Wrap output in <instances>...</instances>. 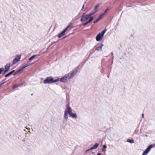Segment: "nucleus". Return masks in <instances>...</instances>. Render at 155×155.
<instances>
[{
    "mask_svg": "<svg viewBox=\"0 0 155 155\" xmlns=\"http://www.w3.org/2000/svg\"><path fill=\"white\" fill-rule=\"evenodd\" d=\"M3 71V73L2 74H4L6 72H7L8 71H6V70L5 69V70H4Z\"/></svg>",
    "mask_w": 155,
    "mask_h": 155,
    "instance_id": "2f4dec72",
    "label": "nucleus"
},
{
    "mask_svg": "<svg viewBox=\"0 0 155 155\" xmlns=\"http://www.w3.org/2000/svg\"><path fill=\"white\" fill-rule=\"evenodd\" d=\"M72 24L71 23L64 30H65V32L67 31V30L68 29V28L70 26L72 25Z\"/></svg>",
    "mask_w": 155,
    "mask_h": 155,
    "instance_id": "412c9836",
    "label": "nucleus"
},
{
    "mask_svg": "<svg viewBox=\"0 0 155 155\" xmlns=\"http://www.w3.org/2000/svg\"><path fill=\"white\" fill-rule=\"evenodd\" d=\"M100 19H99V18H97V19L95 21H94V23H96V22H98V21H99Z\"/></svg>",
    "mask_w": 155,
    "mask_h": 155,
    "instance_id": "393cba45",
    "label": "nucleus"
},
{
    "mask_svg": "<svg viewBox=\"0 0 155 155\" xmlns=\"http://www.w3.org/2000/svg\"><path fill=\"white\" fill-rule=\"evenodd\" d=\"M93 150L92 149H91V147L89 149H88L87 150H86V152H87V151H89V150Z\"/></svg>",
    "mask_w": 155,
    "mask_h": 155,
    "instance_id": "c756f323",
    "label": "nucleus"
},
{
    "mask_svg": "<svg viewBox=\"0 0 155 155\" xmlns=\"http://www.w3.org/2000/svg\"><path fill=\"white\" fill-rule=\"evenodd\" d=\"M67 109L68 110V114L70 116L73 118H76L77 117V115L76 114L73 113L71 107L68 105L67 107Z\"/></svg>",
    "mask_w": 155,
    "mask_h": 155,
    "instance_id": "7ed1b4c3",
    "label": "nucleus"
},
{
    "mask_svg": "<svg viewBox=\"0 0 155 155\" xmlns=\"http://www.w3.org/2000/svg\"><path fill=\"white\" fill-rule=\"evenodd\" d=\"M148 153L146 152V151L145 150L143 152L142 155H146Z\"/></svg>",
    "mask_w": 155,
    "mask_h": 155,
    "instance_id": "cd10ccee",
    "label": "nucleus"
},
{
    "mask_svg": "<svg viewBox=\"0 0 155 155\" xmlns=\"http://www.w3.org/2000/svg\"><path fill=\"white\" fill-rule=\"evenodd\" d=\"M103 45L102 44H101V46L96 47L95 48V49L97 51H102V47Z\"/></svg>",
    "mask_w": 155,
    "mask_h": 155,
    "instance_id": "1a4fd4ad",
    "label": "nucleus"
},
{
    "mask_svg": "<svg viewBox=\"0 0 155 155\" xmlns=\"http://www.w3.org/2000/svg\"><path fill=\"white\" fill-rule=\"evenodd\" d=\"M97 12V10H95L94 12H91L90 14H88L87 15L89 17L90 16H91V15H93L95 13Z\"/></svg>",
    "mask_w": 155,
    "mask_h": 155,
    "instance_id": "a211bd4d",
    "label": "nucleus"
},
{
    "mask_svg": "<svg viewBox=\"0 0 155 155\" xmlns=\"http://www.w3.org/2000/svg\"><path fill=\"white\" fill-rule=\"evenodd\" d=\"M153 147V145H150L145 150L146 152L148 153L150 151L151 148Z\"/></svg>",
    "mask_w": 155,
    "mask_h": 155,
    "instance_id": "9d476101",
    "label": "nucleus"
},
{
    "mask_svg": "<svg viewBox=\"0 0 155 155\" xmlns=\"http://www.w3.org/2000/svg\"><path fill=\"white\" fill-rule=\"evenodd\" d=\"M111 54L113 55V53H111Z\"/></svg>",
    "mask_w": 155,
    "mask_h": 155,
    "instance_id": "58836bf2",
    "label": "nucleus"
},
{
    "mask_svg": "<svg viewBox=\"0 0 155 155\" xmlns=\"http://www.w3.org/2000/svg\"><path fill=\"white\" fill-rule=\"evenodd\" d=\"M103 36L101 35L100 33H99L96 36V40L99 41L102 39V38Z\"/></svg>",
    "mask_w": 155,
    "mask_h": 155,
    "instance_id": "423d86ee",
    "label": "nucleus"
},
{
    "mask_svg": "<svg viewBox=\"0 0 155 155\" xmlns=\"http://www.w3.org/2000/svg\"><path fill=\"white\" fill-rule=\"evenodd\" d=\"M14 64H13V63L11 64L10 63H9V64H8V66H9V67L10 68V67L13 66Z\"/></svg>",
    "mask_w": 155,
    "mask_h": 155,
    "instance_id": "c85d7f7f",
    "label": "nucleus"
},
{
    "mask_svg": "<svg viewBox=\"0 0 155 155\" xmlns=\"http://www.w3.org/2000/svg\"><path fill=\"white\" fill-rule=\"evenodd\" d=\"M35 56H36V55H34L32 56L31 57H30L29 58V61H31L35 58Z\"/></svg>",
    "mask_w": 155,
    "mask_h": 155,
    "instance_id": "6ab92c4d",
    "label": "nucleus"
},
{
    "mask_svg": "<svg viewBox=\"0 0 155 155\" xmlns=\"http://www.w3.org/2000/svg\"><path fill=\"white\" fill-rule=\"evenodd\" d=\"M97 155H101V154L100 153H97Z\"/></svg>",
    "mask_w": 155,
    "mask_h": 155,
    "instance_id": "e433bc0d",
    "label": "nucleus"
},
{
    "mask_svg": "<svg viewBox=\"0 0 155 155\" xmlns=\"http://www.w3.org/2000/svg\"><path fill=\"white\" fill-rule=\"evenodd\" d=\"M15 71V70H13L12 71L10 72H9V73H8V74H7L5 75V77H7L9 76L10 75H11L12 74H13L14 72Z\"/></svg>",
    "mask_w": 155,
    "mask_h": 155,
    "instance_id": "f8f14e48",
    "label": "nucleus"
},
{
    "mask_svg": "<svg viewBox=\"0 0 155 155\" xmlns=\"http://www.w3.org/2000/svg\"><path fill=\"white\" fill-rule=\"evenodd\" d=\"M145 136H146V137H147V135H145Z\"/></svg>",
    "mask_w": 155,
    "mask_h": 155,
    "instance_id": "ea45409f",
    "label": "nucleus"
},
{
    "mask_svg": "<svg viewBox=\"0 0 155 155\" xmlns=\"http://www.w3.org/2000/svg\"><path fill=\"white\" fill-rule=\"evenodd\" d=\"M65 30H64L61 33L58 35V38H59L64 35L65 34Z\"/></svg>",
    "mask_w": 155,
    "mask_h": 155,
    "instance_id": "9b49d317",
    "label": "nucleus"
},
{
    "mask_svg": "<svg viewBox=\"0 0 155 155\" xmlns=\"http://www.w3.org/2000/svg\"><path fill=\"white\" fill-rule=\"evenodd\" d=\"M21 58V55L16 56L13 60V64H15L18 63L19 61Z\"/></svg>",
    "mask_w": 155,
    "mask_h": 155,
    "instance_id": "20e7f679",
    "label": "nucleus"
},
{
    "mask_svg": "<svg viewBox=\"0 0 155 155\" xmlns=\"http://www.w3.org/2000/svg\"><path fill=\"white\" fill-rule=\"evenodd\" d=\"M98 6H99L98 5H96L94 8V11H95V10H96V9L98 8Z\"/></svg>",
    "mask_w": 155,
    "mask_h": 155,
    "instance_id": "bb28decb",
    "label": "nucleus"
},
{
    "mask_svg": "<svg viewBox=\"0 0 155 155\" xmlns=\"http://www.w3.org/2000/svg\"><path fill=\"white\" fill-rule=\"evenodd\" d=\"M22 70L21 69H20L18 71H16L14 73L13 75L15 76L17 74L19 73Z\"/></svg>",
    "mask_w": 155,
    "mask_h": 155,
    "instance_id": "4468645a",
    "label": "nucleus"
},
{
    "mask_svg": "<svg viewBox=\"0 0 155 155\" xmlns=\"http://www.w3.org/2000/svg\"><path fill=\"white\" fill-rule=\"evenodd\" d=\"M108 8H107V9L104 11V14H105V13L107 12V11L108 10Z\"/></svg>",
    "mask_w": 155,
    "mask_h": 155,
    "instance_id": "473e14b6",
    "label": "nucleus"
},
{
    "mask_svg": "<svg viewBox=\"0 0 155 155\" xmlns=\"http://www.w3.org/2000/svg\"><path fill=\"white\" fill-rule=\"evenodd\" d=\"M68 110H65L64 111V118L65 119H67L68 117Z\"/></svg>",
    "mask_w": 155,
    "mask_h": 155,
    "instance_id": "0eeeda50",
    "label": "nucleus"
},
{
    "mask_svg": "<svg viewBox=\"0 0 155 155\" xmlns=\"http://www.w3.org/2000/svg\"><path fill=\"white\" fill-rule=\"evenodd\" d=\"M84 8V5H83L81 10H82Z\"/></svg>",
    "mask_w": 155,
    "mask_h": 155,
    "instance_id": "c9c22d12",
    "label": "nucleus"
},
{
    "mask_svg": "<svg viewBox=\"0 0 155 155\" xmlns=\"http://www.w3.org/2000/svg\"><path fill=\"white\" fill-rule=\"evenodd\" d=\"M102 151H103V152H104V153H105V152L106 151V150H105V149H102Z\"/></svg>",
    "mask_w": 155,
    "mask_h": 155,
    "instance_id": "f704fd0d",
    "label": "nucleus"
},
{
    "mask_svg": "<svg viewBox=\"0 0 155 155\" xmlns=\"http://www.w3.org/2000/svg\"><path fill=\"white\" fill-rule=\"evenodd\" d=\"M89 17L87 15H86L84 16L83 15L81 16V21L82 22H84L87 20L89 18Z\"/></svg>",
    "mask_w": 155,
    "mask_h": 155,
    "instance_id": "39448f33",
    "label": "nucleus"
},
{
    "mask_svg": "<svg viewBox=\"0 0 155 155\" xmlns=\"http://www.w3.org/2000/svg\"><path fill=\"white\" fill-rule=\"evenodd\" d=\"M59 81V79L54 80L52 77H47L45 79L43 83L45 84H51Z\"/></svg>",
    "mask_w": 155,
    "mask_h": 155,
    "instance_id": "f03ea898",
    "label": "nucleus"
},
{
    "mask_svg": "<svg viewBox=\"0 0 155 155\" xmlns=\"http://www.w3.org/2000/svg\"><path fill=\"white\" fill-rule=\"evenodd\" d=\"M4 71V68H0V74H1Z\"/></svg>",
    "mask_w": 155,
    "mask_h": 155,
    "instance_id": "a878e982",
    "label": "nucleus"
},
{
    "mask_svg": "<svg viewBox=\"0 0 155 155\" xmlns=\"http://www.w3.org/2000/svg\"><path fill=\"white\" fill-rule=\"evenodd\" d=\"M19 86V85L17 84H15L13 85V88H15L18 87Z\"/></svg>",
    "mask_w": 155,
    "mask_h": 155,
    "instance_id": "4be33fe9",
    "label": "nucleus"
},
{
    "mask_svg": "<svg viewBox=\"0 0 155 155\" xmlns=\"http://www.w3.org/2000/svg\"><path fill=\"white\" fill-rule=\"evenodd\" d=\"M105 15L104 13H103L102 14L98 17V18H99V19H101V18H102Z\"/></svg>",
    "mask_w": 155,
    "mask_h": 155,
    "instance_id": "aec40b11",
    "label": "nucleus"
},
{
    "mask_svg": "<svg viewBox=\"0 0 155 155\" xmlns=\"http://www.w3.org/2000/svg\"><path fill=\"white\" fill-rule=\"evenodd\" d=\"M10 68L9 66H8V64H7L5 67V69L8 71Z\"/></svg>",
    "mask_w": 155,
    "mask_h": 155,
    "instance_id": "f3484780",
    "label": "nucleus"
},
{
    "mask_svg": "<svg viewBox=\"0 0 155 155\" xmlns=\"http://www.w3.org/2000/svg\"><path fill=\"white\" fill-rule=\"evenodd\" d=\"M99 144L98 143H96L94 145V146L92 147H91V149H96L98 146Z\"/></svg>",
    "mask_w": 155,
    "mask_h": 155,
    "instance_id": "ddd939ff",
    "label": "nucleus"
},
{
    "mask_svg": "<svg viewBox=\"0 0 155 155\" xmlns=\"http://www.w3.org/2000/svg\"><path fill=\"white\" fill-rule=\"evenodd\" d=\"M144 117V114H142V117L143 118Z\"/></svg>",
    "mask_w": 155,
    "mask_h": 155,
    "instance_id": "4c0bfd02",
    "label": "nucleus"
},
{
    "mask_svg": "<svg viewBox=\"0 0 155 155\" xmlns=\"http://www.w3.org/2000/svg\"><path fill=\"white\" fill-rule=\"evenodd\" d=\"M5 82H3L2 83L0 84V87L3 85L5 83Z\"/></svg>",
    "mask_w": 155,
    "mask_h": 155,
    "instance_id": "7c9ffc66",
    "label": "nucleus"
},
{
    "mask_svg": "<svg viewBox=\"0 0 155 155\" xmlns=\"http://www.w3.org/2000/svg\"><path fill=\"white\" fill-rule=\"evenodd\" d=\"M27 67V65H24L23 67H22L20 69L22 70L23 69H24L25 68H26Z\"/></svg>",
    "mask_w": 155,
    "mask_h": 155,
    "instance_id": "b1692460",
    "label": "nucleus"
},
{
    "mask_svg": "<svg viewBox=\"0 0 155 155\" xmlns=\"http://www.w3.org/2000/svg\"><path fill=\"white\" fill-rule=\"evenodd\" d=\"M127 142L130 143H134V141L133 140L128 139L127 140Z\"/></svg>",
    "mask_w": 155,
    "mask_h": 155,
    "instance_id": "dca6fc26",
    "label": "nucleus"
},
{
    "mask_svg": "<svg viewBox=\"0 0 155 155\" xmlns=\"http://www.w3.org/2000/svg\"><path fill=\"white\" fill-rule=\"evenodd\" d=\"M78 70V68H76L74 71H71L59 79V81L63 82H66L67 79L69 80L72 78L76 74Z\"/></svg>",
    "mask_w": 155,
    "mask_h": 155,
    "instance_id": "f257e3e1",
    "label": "nucleus"
},
{
    "mask_svg": "<svg viewBox=\"0 0 155 155\" xmlns=\"http://www.w3.org/2000/svg\"><path fill=\"white\" fill-rule=\"evenodd\" d=\"M107 30L106 28L104 29L100 33L101 35L103 36L104 34L105 33V32L107 31Z\"/></svg>",
    "mask_w": 155,
    "mask_h": 155,
    "instance_id": "2eb2a0df",
    "label": "nucleus"
},
{
    "mask_svg": "<svg viewBox=\"0 0 155 155\" xmlns=\"http://www.w3.org/2000/svg\"><path fill=\"white\" fill-rule=\"evenodd\" d=\"M32 64H33V63L31 64L30 63H29V61H28L27 62V64H26V65H27V67L28 66H29L31 65Z\"/></svg>",
    "mask_w": 155,
    "mask_h": 155,
    "instance_id": "5701e85b",
    "label": "nucleus"
},
{
    "mask_svg": "<svg viewBox=\"0 0 155 155\" xmlns=\"http://www.w3.org/2000/svg\"><path fill=\"white\" fill-rule=\"evenodd\" d=\"M93 18H94L93 17H90L88 21L84 23H83L82 25L84 26H85L87 24L90 23L93 20Z\"/></svg>",
    "mask_w": 155,
    "mask_h": 155,
    "instance_id": "6e6552de",
    "label": "nucleus"
},
{
    "mask_svg": "<svg viewBox=\"0 0 155 155\" xmlns=\"http://www.w3.org/2000/svg\"><path fill=\"white\" fill-rule=\"evenodd\" d=\"M103 148L104 149H106L107 148V146L106 145H104L103 146Z\"/></svg>",
    "mask_w": 155,
    "mask_h": 155,
    "instance_id": "72a5a7b5",
    "label": "nucleus"
}]
</instances>
